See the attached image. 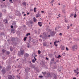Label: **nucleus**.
<instances>
[{
	"label": "nucleus",
	"mask_w": 79,
	"mask_h": 79,
	"mask_svg": "<svg viewBox=\"0 0 79 79\" xmlns=\"http://www.w3.org/2000/svg\"><path fill=\"white\" fill-rule=\"evenodd\" d=\"M76 79V77L73 78V79Z\"/></svg>",
	"instance_id": "nucleus-58"
},
{
	"label": "nucleus",
	"mask_w": 79,
	"mask_h": 79,
	"mask_svg": "<svg viewBox=\"0 0 79 79\" xmlns=\"http://www.w3.org/2000/svg\"><path fill=\"white\" fill-rule=\"evenodd\" d=\"M20 54L22 55H24V50H21L20 51Z\"/></svg>",
	"instance_id": "nucleus-9"
},
{
	"label": "nucleus",
	"mask_w": 79,
	"mask_h": 79,
	"mask_svg": "<svg viewBox=\"0 0 79 79\" xmlns=\"http://www.w3.org/2000/svg\"><path fill=\"white\" fill-rule=\"evenodd\" d=\"M10 50L11 52H12V51H13V49L12 48H10Z\"/></svg>",
	"instance_id": "nucleus-38"
},
{
	"label": "nucleus",
	"mask_w": 79,
	"mask_h": 79,
	"mask_svg": "<svg viewBox=\"0 0 79 79\" xmlns=\"http://www.w3.org/2000/svg\"><path fill=\"white\" fill-rule=\"evenodd\" d=\"M40 37H42V35H40Z\"/></svg>",
	"instance_id": "nucleus-57"
},
{
	"label": "nucleus",
	"mask_w": 79,
	"mask_h": 79,
	"mask_svg": "<svg viewBox=\"0 0 79 79\" xmlns=\"http://www.w3.org/2000/svg\"><path fill=\"white\" fill-rule=\"evenodd\" d=\"M59 41H56V43H58V42H59Z\"/></svg>",
	"instance_id": "nucleus-54"
},
{
	"label": "nucleus",
	"mask_w": 79,
	"mask_h": 79,
	"mask_svg": "<svg viewBox=\"0 0 79 79\" xmlns=\"http://www.w3.org/2000/svg\"><path fill=\"white\" fill-rule=\"evenodd\" d=\"M72 48L73 49V51L75 52V51H76V50H77V45H73L72 47Z\"/></svg>",
	"instance_id": "nucleus-1"
},
{
	"label": "nucleus",
	"mask_w": 79,
	"mask_h": 79,
	"mask_svg": "<svg viewBox=\"0 0 79 79\" xmlns=\"http://www.w3.org/2000/svg\"><path fill=\"white\" fill-rule=\"evenodd\" d=\"M26 39H27V37H25L24 38V41H26Z\"/></svg>",
	"instance_id": "nucleus-34"
},
{
	"label": "nucleus",
	"mask_w": 79,
	"mask_h": 79,
	"mask_svg": "<svg viewBox=\"0 0 79 79\" xmlns=\"http://www.w3.org/2000/svg\"><path fill=\"white\" fill-rule=\"evenodd\" d=\"M39 13H40V12H38V14H39Z\"/></svg>",
	"instance_id": "nucleus-64"
},
{
	"label": "nucleus",
	"mask_w": 79,
	"mask_h": 79,
	"mask_svg": "<svg viewBox=\"0 0 79 79\" xmlns=\"http://www.w3.org/2000/svg\"><path fill=\"white\" fill-rule=\"evenodd\" d=\"M65 23H68V20L66 19H65Z\"/></svg>",
	"instance_id": "nucleus-32"
},
{
	"label": "nucleus",
	"mask_w": 79,
	"mask_h": 79,
	"mask_svg": "<svg viewBox=\"0 0 79 79\" xmlns=\"http://www.w3.org/2000/svg\"><path fill=\"white\" fill-rule=\"evenodd\" d=\"M73 15H74V14H71L70 17H72V16H73Z\"/></svg>",
	"instance_id": "nucleus-36"
},
{
	"label": "nucleus",
	"mask_w": 79,
	"mask_h": 79,
	"mask_svg": "<svg viewBox=\"0 0 79 79\" xmlns=\"http://www.w3.org/2000/svg\"><path fill=\"white\" fill-rule=\"evenodd\" d=\"M11 32L13 34L15 33V30L14 29H11Z\"/></svg>",
	"instance_id": "nucleus-6"
},
{
	"label": "nucleus",
	"mask_w": 79,
	"mask_h": 79,
	"mask_svg": "<svg viewBox=\"0 0 79 79\" xmlns=\"http://www.w3.org/2000/svg\"><path fill=\"white\" fill-rule=\"evenodd\" d=\"M23 5H24V6H26V3L24 2L23 3Z\"/></svg>",
	"instance_id": "nucleus-26"
},
{
	"label": "nucleus",
	"mask_w": 79,
	"mask_h": 79,
	"mask_svg": "<svg viewBox=\"0 0 79 79\" xmlns=\"http://www.w3.org/2000/svg\"><path fill=\"white\" fill-rule=\"evenodd\" d=\"M11 67L10 66H9L7 68V70L8 71H9L11 69Z\"/></svg>",
	"instance_id": "nucleus-8"
},
{
	"label": "nucleus",
	"mask_w": 79,
	"mask_h": 79,
	"mask_svg": "<svg viewBox=\"0 0 79 79\" xmlns=\"http://www.w3.org/2000/svg\"><path fill=\"white\" fill-rule=\"evenodd\" d=\"M50 74L47 75V77H50Z\"/></svg>",
	"instance_id": "nucleus-35"
},
{
	"label": "nucleus",
	"mask_w": 79,
	"mask_h": 79,
	"mask_svg": "<svg viewBox=\"0 0 79 79\" xmlns=\"http://www.w3.org/2000/svg\"><path fill=\"white\" fill-rule=\"evenodd\" d=\"M53 2H54V0H52V1L51 3H53Z\"/></svg>",
	"instance_id": "nucleus-46"
},
{
	"label": "nucleus",
	"mask_w": 79,
	"mask_h": 79,
	"mask_svg": "<svg viewBox=\"0 0 79 79\" xmlns=\"http://www.w3.org/2000/svg\"><path fill=\"white\" fill-rule=\"evenodd\" d=\"M33 21L34 22H36L37 21V19L35 18V17H34L33 18Z\"/></svg>",
	"instance_id": "nucleus-15"
},
{
	"label": "nucleus",
	"mask_w": 79,
	"mask_h": 79,
	"mask_svg": "<svg viewBox=\"0 0 79 79\" xmlns=\"http://www.w3.org/2000/svg\"><path fill=\"white\" fill-rule=\"evenodd\" d=\"M35 31V34H37V31Z\"/></svg>",
	"instance_id": "nucleus-51"
},
{
	"label": "nucleus",
	"mask_w": 79,
	"mask_h": 79,
	"mask_svg": "<svg viewBox=\"0 0 79 79\" xmlns=\"http://www.w3.org/2000/svg\"><path fill=\"white\" fill-rule=\"evenodd\" d=\"M41 13H44V11H41Z\"/></svg>",
	"instance_id": "nucleus-53"
},
{
	"label": "nucleus",
	"mask_w": 79,
	"mask_h": 79,
	"mask_svg": "<svg viewBox=\"0 0 79 79\" xmlns=\"http://www.w3.org/2000/svg\"><path fill=\"white\" fill-rule=\"evenodd\" d=\"M48 37H50V35H48Z\"/></svg>",
	"instance_id": "nucleus-59"
},
{
	"label": "nucleus",
	"mask_w": 79,
	"mask_h": 79,
	"mask_svg": "<svg viewBox=\"0 0 79 79\" xmlns=\"http://www.w3.org/2000/svg\"><path fill=\"white\" fill-rule=\"evenodd\" d=\"M35 61H37V60H32V63H34L35 62Z\"/></svg>",
	"instance_id": "nucleus-18"
},
{
	"label": "nucleus",
	"mask_w": 79,
	"mask_h": 79,
	"mask_svg": "<svg viewBox=\"0 0 79 79\" xmlns=\"http://www.w3.org/2000/svg\"><path fill=\"white\" fill-rule=\"evenodd\" d=\"M30 24H33V22L31 21L30 22Z\"/></svg>",
	"instance_id": "nucleus-41"
},
{
	"label": "nucleus",
	"mask_w": 79,
	"mask_h": 79,
	"mask_svg": "<svg viewBox=\"0 0 79 79\" xmlns=\"http://www.w3.org/2000/svg\"><path fill=\"white\" fill-rule=\"evenodd\" d=\"M30 66L31 67V68H35V66H34V65H30Z\"/></svg>",
	"instance_id": "nucleus-10"
},
{
	"label": "nucleus",
	"mask_w": 79,
	"mask_h": 79,
	"mask_svg": "<svg viewBox=\"0 0 79 79\" xmlns=\"http://www.w3.org/2000/svg\"><path fill=\"white\" fill-rule=\"evenodd\" d=\"M0 17H2V13H0Z\"/></svg>",
	"instance_id": "nucleus-31"
},
{
	"label": "nucleus",
	"mask_w": 79,
	"mask_h": 79,
	"mask_svg": "<svg viewBox=\"0 0 79 79\" xmlns=\"http://www.w3.org/2000/svg\"><path fill=\"white\" fill-rule=\"evenodd\" d=\"M39 77H40V78H42V77H43V76H39Z\"/></svg>",
	"instance_id": "nucleus-37"
},
{
	"label": "nucleus",
	"mask_w": 79,
	"mask_h": 79,
	"mask_svg": "<svg viewBox=\"0 0 79 79\" xmlns=\"http://www.w3.org/2000/svg\"><path fill=\"white\" fill-rule=\"evenodd\" d=\"M43 45L44 47H46V46H47V44L45 43H43Z\"/></svg>",
	"instance_id": "nucleus-17"
},
{
	"label": "nucleus",
	"mask_w": 79,
	"mask_h": 79,
	"mask_svg": "<svg viewBox=\"0 0 79 79\" xmlns=\"http://www.w3.org/2000/svg\"><path fill=\"white\" fill-rule=\"evenodd\" d=\"M9 1L10 2V3H13V2L12 1V0H9Z\"/></svg>",
	"instance_id": "nucleus-33"
},
{
	"label": "nucleus",
	"mask_w": 79,
	"mask_h": 79,
	"mask_svg": "<svg viewBox=\"0 0 79 79\" xmlns=\"http://www.w3.org/2000/svg\"><path fill=\"white\" fill-rule=\"evenodd\" d=\"M2 67L1 66H0V69H2Z\"/></svg>",
	"instance_id": "nucleus-48"
},
{
	"label": "nucleus",
	"mask_w": 79,
	"mask_h": 79,
	"mask_svg": "<svg viewBox=\"0 0 79 79\" xmlns=\"http://www.w3.org/2000/svg\"><path fill=\"white\" fill-rule=\"evenodd\" d=\"M61 58V55H59V56H58L57 57V58Z\"/></svg>",
	"instance_id": "nucleus-27"
},
{
	"label": "nucleus",
	"mask_w": 79,
	"mask_h": 79,
	"mask_svg": "<svg viewBox=\"0 0 79 79\" xmlns=\"http://www.w3.org/2000/svg\"><path fill=\"white\" fill-rule=\"evenodd\" d=\"M28 35H30V33H27L26 35V36H28Z\"/></svg>",
	"instance_id": "nucleus-39"
},
{
	"label": "nucleus",
	"mask_w": 79,
	"mask_h": 79,
	"mask_svg": "<svg viewBox=\"0 0 79 79\" xmlns=\"http://www.w3.org/2000/svg\"><path fill=\"white\" fill-rule=\"evenodd\" d=\"M2 52H3V53H4V52H5V50L3 49V50H2Z\"/></svg>",
	"instance_id": "nucleus-45"
},
{
	"label": "nucleus",
	"mask_w": 79,
	"mask_h": 79,
	"mask_svg": "<svg viewBox=\"0 0 79 79\" xmlns=\"http://www.w3.org/2000/svg\"><path fill=\"white\" fill-rule=\"evenodd\" d=\"M77 16V15H76V14H74V17L75 18H76V17Z\"/></svg>",
	"instance_id": "nucleus-25"
},
{
	"label": "nucleus",
	"mask_w": 79,
	"mask_h": 79,
	"mask_svg": "<svg viewBox=\"0 0 79 79\" xmlns=\"http://www.w3.org/2000/svg\"><path fill=\"white\" fill-rule=\"evenodd\" d=\"M12 25H13L15 27H16V21H13L12 23Z\"/></svg>",
	"instance_id": "nucleus-3"
},
{
	"label": "nucleus",
	"mask_w": 79,
	"mask_h": 79,
	"mask_svg": "<svg viewBox=\"0 0 79 79\" xmlns=\"http://www.w3.org/2000/svg\"><path fill=\"white\" fill-rule=\"evenodd\" d=\"M4 21L5 23H7L8 22V20H7V19H6L4 20Z\"/></svg>",
	"instance_id": "nucleus-22"
},
{
	"label": "nucleus",
	"mask_w": 79,
	"mask_h": 79,
	"mask_svg": "<svg viewBox=\"0 0 79 79\" xmlns=\"http://www.w3.org/2000/svg\"><path fill=\"white\" fill-rule=\"evenodd\" d=\"M8 79H13V77L11 75H9L8 76Z\"/></svg>",
	"instance_id": "nucleus-4"
},
{
	"label": "nucleus",
	"mask_w": 79,
	"mask_h": 79,
	"mask_svg": "<svg viewBox=\"0 0 79 79\" xmlns=\"http://www.w3.org/2000/svg\"><path fill=\"white\" fill-rule=\"evenodd\" d=\"M66 50L67 51H68L69 50V49H68V48L67 47H66Z\"/></svg>",
	"instance_id": "nucleus-40"
},
{
	"label": "nucleus",
	"mask_w": 79,
	"mask_h": 79,
	"mask_svg": "<svg viewBox=\"0 0 79 79\" xmlns=\"http://www.w3.org/2000/svg\"><path fill=\"white\" fill-rule=\"evenodd\" d=\"M38 24L39 26H40V27L42 26V23H41L40 22H38Z\"/></svg>",
	"instance_id": "nucleus-11"
},
{
	"label": "nucleus",
	"mask_w": 79,
	"mask_h": 79,
	"mask_svg": "<svg viewBox=\"0 0 79 79\" xmlns=\"http://www.w3.org/2000/svg\"><path fill=\"white\" fill-rule=\"evenodd\" d=\"M40 65H42V66L45 65V62H44L43 61H42V63H40Z\"/></svg>",
	"instance_id": "nucleus-7"
},
{
	"label": "nucleus",
	"mask_w": 79,
	"mask_h": 79,
	"mask_svg": "<svg viewBox=\"0 0 79 79\" xmlns=\"http://www.w3.org/2000/svg\"><path fill=\"white\" fill-rule=\"evenodd\" d=\"M42 74H43L44 76H45V74H46V72H45L44 73V72H42Z\"/></svg>",
	"instance_id": "nucleus-19"
},
{
	"label": "nucleus",
	"mask_w": 79,
	"mask_h": 79,
	"mask_svg": "<svg viewBox=\"0 0 79 79\" xmlns=\"http://www.w3.org/2000/svg\"><path fill=\"white\" fill-rule=\"evenodd\" d=\"M30 47V44H27V48H29V47Z\"/></svg>",
	"instance_id": "nucleus-24"
},
{
	"label": "nucleus",
	"mask_w": 79,
	"mask_h": 79,
	"mask_svg": "<svg viewBox=\"0 0 79 79\" xmlns=\"http://www.w3.org/2000/svg\"><path fill=\"white\" fill-rule=\"evenodd\" d=\"M26 15V14H24V16H25Z\"/></svg>",
	"instance_id": "nucleus-62"
},
{
	"label": "nucleus",
	"mask_w": 79,
	"mask_h": 79,
	"mask_svg": "<svg viewBox=\"0 0 79 79\" xmlns=\"http://www.w3.org/2000/svg\"><path fill=\"white\" fill-rule=\"evenodd\" d=\"M55 34H56V32H55L54 31L50 33V34L51 37H54Z\"/></svg>",
	"instance_id": "nucleus-2"
},
{
	"label": "nucleus",
	"mask_w": 79,
	"mask_h": 79,
	"mask_svg": "<svg viewBox=\"0 0 79 79\" xmlns=\"http://www.w3.org/2000/svg\"><path fill=\"white\" fill-rule=\"evenodd\" d=\"M29 56V54L26 53L25 54V57H28Z\"/></svg>",
	"instance_id": "nucleus-16"
},
{
	"label": "nucleus",
	"mask_w": 79,
	"mask_h": 79,
	"mask_svg": "<svg viewBox=\"0 0 79 79\" xmlns=\"http://www.w3.org/2000/svg\"><path fill=\"white\" fill-rule=\"evenodd\" d=\"M59 35H63V34H62V33H60L59 34Z\"/></svg>",
	"instance_id": "nucleus-43"
},
{
	"label": "nucleus",
	"mask_w": 79,
	"mask_h": 79,
	"mask_svg": "<svg viewBox=\"0 0 79 79\" xmlns=\"http://www.w3.org/2000/svg\"><path fill=\"white\" fill-rule=\"evenodd\" d=\"M27 15H29V13H27Z\"/></svg>",
	"instance_id": "nucleus-60"
},
{
	"label": "nucleus",
	"mask_w": 79,
	"mask_h": 79,
	"mask_svg": "<svg viewBox=\"0 0 79 79\" xmlns=\"http://www.w3.org/2000/svg\"><path fill=\"white\" fill-rule=\"evenodd\" d=\"M39 54H40V53H41V52L40 50H39L38 51Z\"/></svg>",
	"instance_id": "nucleus-29"
},
{
	"label": "nucleus",
	"mask_w": 79,
	"mask_h": 79,
	"mask_svg": "<svg viewBox=\"0 0 79 79\" xmlns=\"http://www.w3.org/2000/svg\"><path fill=\"white\" fill-rule=\"evenodd\" d=\"M15 38H12V39H11V40L12 42H13L15 41Z\"/></svg>",
	"instance_id": "nucleus-14"
},
{
	"label": "nucleus",
	"mask_w": 79,
	"mask_h": 79,
	"mask_svg": "<svg viewBox=\"0 0 79 79\" xmlns=\"http://www.w3.org/2000/svg\"><path fill=\"white\" fill-rule=\"evenodd\" d=\"M23 13H24V12H22V14H23Z\"/></svg>",
	"instance_id": "nucleus-63"
},
{
	"label": "nucleus",
	"mask_w": 79,
	"mask_h": 79,
	"mask_svg": "<svg viewBox=\"0 0 79 79\" xmlns=\"http://www.w3.org/2000/svg\"><path fill=\"white\" fill-rule=\"evenodd\" d=\"M54 61V60H51V61Z\"/></svg>",
	"instance_id": "nucleus-61"
},
{
	"label": "nucleus",
	"mask_w": 79,
	"mask_h": 79,
	"mask_svg": "<svg viewBox=\"0 0 79 79\" xmlns=\"http://www.w3.org/2000/svg\"><path fill=\"white\" fill-rule=\"evenodd\" d=\"M36 9H37V8L36 7H35L34 8V12H36V10H36Z\"/></svg>",
	"instance_id": "nucleus-23"
},
{
	"label": "nucleus",
	"mask_w": 79,
	"mask_h": 79,
	"mask_svg": "<svg viewBox=\"0 0 79 79\" xmlns=\"http://www.w3.org/2000/svg\"><path fill=\"white\" fill-rule=\"evenodd\" d=\"M65 48V47H64V46H63L61 47V50H64Z\"/></svg>",
	"instance_id": "nucleus-12"
},
{
	"label": "nucleus",
	"mask_w": 79,
	"mask_h": 79,
	"mask_svg": "<svg viewBox=\"0 0 79 79\" xmlns=\"http://www.w3.org/2000/svg\"><path fill=\"white\" fill-rule=\"evenodd\" d=\"M11 28H13V26H12V25H11Z\"/></svg>",
	"instance_id": "nucleus-47"
},
{
	"label": "nucleus",
	"mask_w": 79,
	"mask_h": 79,
	"mask_svg": "<svg viewBox=\"0 0 79 79\" xmlns=\"http://www.w3.org/2000/svg\"><path fill=\"white\" fill-rule=\"evenodd\" d=\"M10 51H7L6 52L7 55H10Z\"/></svg>",
	"instance_id": "nucleus-20"
},
{
	"label": "nucleus",
	"mask_w": 79,
	"mask_h": 79,
	"mask_svg": "<svg viewBox=\"0 0 79 79\" xmlns=\"http://www.w3.org/2000/svg\"><path fill=\"white\" fill-rule=\"evenodd\" d=\"M67 27H68L67 29H69V26H67Z\"/></svg>",
	"instance_id": "nucleus-49"
},
{
	"label": "nucleus",
	"mask_w": 79,
	"mask_h": 79,
	"mask_svg": "<svg viewBox=\"0 0 79 79\" xmlns=\"http://www.w3.org/2000/svg\"><path fill=\"white\" fill-rule=\"evenodd\" d=\"M2 73L3 74H5L6 73V71L5 69H3L2 70Z\"/></svg>",
	"instance_id": "nucleus-5"
},
{
	"label": "nucleus",
	"mask_w": 79,
	"mask_h": 79,
	"mask_svg": "<svg viewBox=\"0 0 79 79\" xmlns=\"http://www.w3.org/2000/svg\"><path fill=\"white\" fill-rule=\"evenodd\" d=\"M46 60H48V58H47V57H46Z\"/></svg>",
	"instance_id": "nucleus-52"
},
{
	"label": "nucleus",
	"mask_w": 79,
	"mask_h": 79,
	"mask_svg": "<svg viewBox=\"0 0 79 79\" xmlns=\"http://www.w3.org/2000/svg\"><path fill=\"white\" fill-rule=\"evenodd\" d=\"M34 58L35 60H37V59H36V58H35V56L34 57Z\"/></svg>",
	"instance_id": "nucleus-55"
},
{
	"label": "nucleus",
	"mask_w": 79,
	"mask_h": 79,
	"mask_svg": "<svg viewBox=\"0 0 79 79\" xmlns=\"http://www.w3.org/2000/svg\"><path fill=\"white\" fill-rule=\"evenodd\" d=\"M77 71H79V69H78V68H77Z\"/></svg>",
	"instance_id": "nucleus-50"
},
{
	"label": "nucleus",
	"mask_w": 79,
	"mask_h": 79,
	"mask_svg": "<svg viewBox=\"0 0 79 79\" xmlns=\"http://www.w3.org/2000/svg\"><path fill=\"white\" fill-rule=\"evenodd\" d=\"M17 77L18 79H20V76L19 75H18L17 76Z\"/></svg>",
	"instance_id": "nucleus-28"
},
{
	"label": "nucleus",
	"mask_w": 79,
	"mask_h": 79,
	"mask_svg": "<svg viewBox=\"0 0 79 79\" xmlns=\"http://www.w3.org/2000/svg\"><path fill=\"white\" fill-rule=\"evenodd\" d=\"M56 41L54 42V44L55 45L56 47H57V46H58V45L56 44Z\"/></svg>",
	"instance_id": "nucleus-21"
},
{
	"label": "nucleus",
	"mask_w": 79,
	"mask_h": 79,
	"mask_svg": "<svg viewBox=\"0 0 79 79\" xmlns=\"http://www.w3.org/2000/svg\"><path fill=\"white\" fill-rule=\"evenodd\" d=\"M74 73H77V71L76 70H74Z\"/></svg>",
	"instance_id": "nucleus-30"
},
{
	"label": "nucleus",
	"mask_w": 79,
	"mask_h": 79,
	"mask_svg": "<svg viewBox=\"0 0 79 79\" xmlns=\"http://www.w3.org/2000/svg\"><path fill=\"white\" fill-rule=\"evenodd\" d=\"M55 57L56 58H57V56H56L55 55Z\"/></svg>",
	"instance_id": "nucleus-56"
},
{
	"label": "nucleus",
	"mask_w": 79,
	"mask_h": 79,
	"mask_svg": "<svg viewBox=\"0 0 79 79\" xmlns=\"http://www.w3.org/2000/svg\"><path fill=\"white\" fill-rule=\"evenodd\" d=\"M62 11H63V12L64 13H65V10H62Z\"/></svg>",
	"instance_id": "nucleus-42"
},
{
	"label": "nucleus",
	"mask_w": 79,
	"mask_h": 79,
	"mask_svg": "<svg viewBox=\"0 0 79 79\" xmlns=\"http://www.w3.org/2000/svg\"><path fill=\"white\" fill-rule=\"evenodd\" d=\"M62 55L63 56H64V55H65V53H63L62 54Z\"/></svg>",
	"instance_id": "nucleus-44"
},
{
	"label": "nucleus",
	"mask_w": 79,
	"mask_h": 79,
	"mask_svg": "<svg viewBox=\"0 0 79 79\" xmlns=\"http://www.w3.org/2000/svg\"><path fill=\"white\" fill-rule=\"evenodd\" d=\"M40 16V15L39 14H37L36 15V18H39V17Z\"/></svg>",
	"instance_id": "nucleus-13"
}]
</instances>
